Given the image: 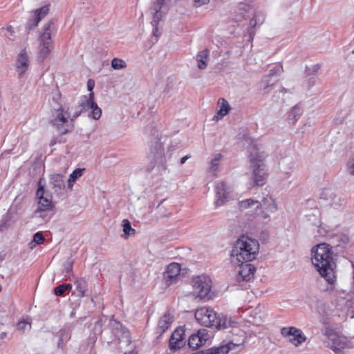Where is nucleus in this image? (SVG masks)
I'll use <instances>...</instances> for the list:
<instances>
[{"mask_svg": "<svg viewBox=\"0 0 354 354\" xmlns=\"http://www.w3.org/2000/svg\"><path fill=\"white\" fill-rule=\"evenodd\" d=\"M312 263L320 276L330 285L336 282V263L333 247L326 243L318 244L311 249Z\"/></svg>", "mask_w": 354, "mask_h": 354, "instance_id": "obj_1", "label": "nucleus"}, {"mask_svg": "<svg viewBox=\"0 0 354 354\" xmlns=\"http://www.w3.org/2000/svg\"><path fill=\"white\" fill-rule=\"evenodd\" d=\"M259 251V243L254 239L242 236L235 243L231 260L234 264H243L254 260Z\"/></svg>", "mask_w": 354, "mask_h": 354, "instance_id": "obj_2", "label": "nucleus"}, {"mask_svg": "<svg viewBox=\"0 0 354 354\" xmlns=\"http://www.w3.org/2000/svg\"><path fill=\"white\" fill-rule=\"evenodd\" d=\"M82 110L75 111L73 115L69 108L61 104L51 110L49 123L62 136L72 132L75 129L74 121L81 114Z\"/></svg>", "mask_w": 354, "mask_h": 354, "instance_id": "obj_3", "label": "nucleus"}, {"mask_svg": "<svg viewBox=\"0 0 354 354\" xmlns=\"http://www.w3.org/2000/svg\"><path fill=\"white\" fill-rule=\"evenodd\" d=\"M194 316L201 325L219 330L232 327L236 323L232 317L223 315H218L213 309L206 307L197 309Z\"/></svg>", "mask_w": 354, "mask_h": 354, "instance_id": "obj_4", "label": "nucleus"}, {"mask_svg": "<svg viewBox=\"0 0 354 354\" xmlns=\"http://www.w3.org/2000/svg\"><path fill=\"white\" fill-rule=\"evenodd\" d=\"M248 152L249 161L253 167L252 178L254 185L263 186L268 176L263 169L265 167L263 161L266 156L263 152L260 153L258 148L253 145L249 147Z\"/></svg>", "mask_w": 354, "mask_h": 354, "instance_id": "obj_5", "label": "nucleus"}, {"mask_svg": "<svg viewBox=\"0 0 354 354\" xmlns=\"http://www.w3.org/2000/svg\"><path fill=\"white\" fill-rule=\"evenodd\" d=\"M192 285L196 298L205 301L212 299V281L209 277L202 274L193 277Z\"/></svg>", "mask_w": 354, "mask_h": 354, "instance_id": "obj_6", "label": "nucleus"}, {"mask_svg": "<svg viewBox=\"0 0 354 354\" xmlns=\"http://www.w3.org/2000/svg\"><path fill=\"white\" fill-rule=\"evenodd\" d=\"M324 335L328 337L327 346L335 354H343V350L349 347L346 337L329 327L325 328Z\"/></svg>", "mask_w": 354, "mask_h": 354, "instance_id": "obj_7", "label": "nucleus"}, {"mask_svg": "<svg viewBox=\"0 0 354 354\" xmlns=\"http://www.w3.org/2000/svg\"><path fill=\"white\" fill-rule=\"evenodd\" d=\"M43 179L40 178L38 182V188L36 192L37 198V212H49L54 208L52 194L44 189V185L42 184Z\"/></svg>", "mask_w": 354, "mask_h": 354, "instance_id": "obj_8", "label": "nucleus"}, {"mask_svg": "<svg viewBox=\"0 0 354 354\" xmlns=\"http://www.w3.org/2000/svg\"><path fill=\"white\" fill-rule=\"evenodd\" d=\"M254 205H257V208H263L270 212H274L277 209L275 201L269 196L264 198L261 203L258 201H254L251 198L241 201L239 203V207L241 210H244Z\"/></svg>", "mask_w": 354, "mask_h": 354, "instance_id": "obj_9", "label": "nucleus"}, {"mask_svg": "<svg viewBox=\"0 0 354 354\" xmlns=\"http://www.w3.org/2000/svg\"><path fill=\"white\" fill-rule=\"evenodd\" d=\"M281 334L285 337H288L289 342L296 346L306 340V337L301 330L294 326L283 327L281 329Z\"/></svg>", "mask_w": 354, "mask_h": 354, "instance_id": "obj_10", "label": "nucleus"}, {"mask_svg": "<svg viewBox=\"0 0 354 354\" xmlns=\"http://www.w3.org/2000/svg\"><path fill=\"white\" fill-rule=\"evenodd\" d=\"M53 24L50 21L45 26L43 33L41 35V47L39 52V56L41 60H44L50 53L52 48L51 30L50 26Z\"/></svg>", "mask_w": 354, "mask_h": 354, "instance_id": "obj_11", "label": "nucleus"}, {"mask_svg": "<svg viewBox=\"0 0 354 354\" xmlns=\"http://www.w3.org/2000/svg\"><path fill=\"white\" fill-rule=\"evenodd\" d=\"M85 100L82 101L80 104L82 107L80 110L82 112L88 109H91V117L94 120H98L102 115V110L97 106V103L94 101V93L91 92L89 93L88 97L84 96Z\"/></svg>", "mask_w": 354, "mask_h": 354, "instance_id": "obj_12", "label": "nucleus"}, {"mask_svg": "<svg viewBox=\"0 0 354 354\" xmlns=\"http://www.w3.org/2000/svg\"><path fill=\"white\" fill-rule=\"evenodd\" d=\"M49 10V5H46L34 10L32 19H30L26 23V29L29 31L36 28L39 21L48 14Z\"/></svg>", "mask_w": 354, "mask_h": 354, "instance_id": "obj_13", "label": "nucleus"}, {"mask_svg": "<svg viewBox=\"0 0 354 354\" xmlns=\"http://www.w3.org/2000/svg\"><path fill=\"white\" fill-rule=\"evenodd\" d=\"M209 335L206 329H200L196 333L192 335L188 340L189 347L197 349L203 346L209 339Z\"/></svg>", "mask_w": 354, "mask_h": 354, "instance_id": "obj_14", "label": "nucleus"}, {"mask_svg": "<svg viewBox=\"0 0 354 354\" xmlns=\"http://www.w3.org/2000/svg\"><path fill=\"white\" fill-rule=\"evenodd\" d=\"M185 345V331L178 328L174 330L169 339V347L172 351H177Z\"/></svg>", "mask_w": 354, "mask_h": 354, "instance_id": "obj_15", "label": "nucleus"}, {"mask_svg": "<svg viewBox=\"0 0 354 354\" xmlns=\"http://www.w3.org/2000/svg\"><path fill=\"white\" fill-rule=\"evenodd\" d=\"M236 265L239 266L236 275L237 281H249L253 278L256 271V268L253 265L245 263Z\"/></svg>", "mask_w": 354, "mask_h": 354, "instance_id": "obj_16", "label": "nucleus"}, {"mask_svg": "<svg viewBox=\"0 0 354 354\" xmlns=\"http://www.w3.org/2000/svg\"><path fill=\"white\" fill-rule=\"evenodd\" d=\"M231 109V106L225 98H219L217 102V111L213 119L216 121L221 120L230 113Z\"/></svg>", "mask_w": 354, "mask_h": 354, "instance_id": "obj_17", "label": "nucleus"}, {"mask_svg": "<svg viewBox=\"0 0 354 354\" xmlns=\"http://www.w3.org/2000/svg\"><path fill=\"white\" fill-rule=\"evenodd\" d=\"M180 264L176 262L171 263L167 266L166 271L164 272V278L167 285H170L171 281L180 274Z\"/></svg>", "mask_w": 354, "mask_h": 354, "instance_id": "obj_18", "label": "nucleus"}, {"mask_svg": "<svg viewBox=\"0 0 354 354\" xmlns=\"http://www.w3.org/2000/svg\"><path fill=\"white\" fill-rule=\"evenodd\" d=\"M50 182L52 189L55 193L61 194L65 189L64 176L59 174H54L50 176Z\"/></svg>", "mask_w": 354, "mask_h": 354, "instance_id": "obj_19", "label": "nucleus"}, {"mask_svg": "<svg viewBox=\"0 0 354 354\" xmlns=\"http://www.w3.org/2000/svg\"><path fill=\"white\" fill-rule=\"evenodd\" d=\"M216 194L217 199L215 202L216 206H221L225 203L227 199V192L225 189V184L224 182H219L216 184Z\"/></svg>", "mask_w": 354, "mask_h": 354, "instance_id": "obj_20", "label": "nucleus"}, {"mask_svg": "<svg viewBox=\"0 0 354 354\" xmlns=\"http://www.w3.org/2000/svg\"><path fill=\"white\" fill-rule=\"evenodd\" d=\"M17 69L21 76L28 68V57L26 50H21L17 60Z\"/></svg>", "mask_w": 354, "mask_h": 354, "instance_id": "obj_21", "label": "nucleus"}, {"mask_svg": "<svg viewBox=\"0 0 354 354\" xmlns=\"http://www.w3.org/2000/svg\"><path fill=\"white\" fill-rule=\"evenodd\" d=\"M174 317L170 313H165L158 321L157 333L160 335L165 333L171 325Z\"/></svg>", "mask_w": 354, "mask_h": 354, "instance_id": "obj_22", "label": "nucleus"}, {"mask_svg": "<svg viewBox=\"0 0 354 354\" xmlns=\"http://www.w3.org/2000/svg\"><path fill=\"white\" fill-rule=\"evenodd\" d=\"M329 196L330 197V204L334 208H337L340 207L342 205V199L340 196L337 195H333V193L330 189H325L323 190L321 194V198L328 200L329 198L327 196Z\"/></svg>", "mask_w": 354, "mask_h": 354, "instance_id": "obj_23", "label": "nucleus"}, {"mask_svg": "<svg viewBox=\"0 0 354 354\" xmlns=\"http://www.w3.org/2000/svg\"><path fill=\"white\" fill-rule=\"evenodd\" d=\"M209 57V50L207 48L200 51L196 55V61L198 62V67L200 69H205L207 66Z\"/></svg>", "mask_w": 354, "mask_h": 354, "instance_id": "obj_24", "label": "nucleus"}, {"mask_svg": "<svg viewBox=\"0 0 354 354\" xmlns=\"http://www.w3.org/2000/svg\"><path fill=\"white\" fill-rule=\"evenodd\" d=\"M75 286L77 292V295L80 297H84L88 290L86 281L84 278L77 279L75 281Z\"/></svg>", "mask_w": 354, "mask_h": 354, "instance_id": "obj_25", "label": "nucleus"}, {"mask_svg": "<svg viewBox=\"0 0 354 354\" xmlns=\"http://www.w3.org/2000/svg\"><path fill=\"white\" fill-rule=\"evenodd\" d=\"M234 346L233 343H228L219 347L212 348L209 353L210 354H227Z\"/></svg>", "mask_w": 354, "mask_h": 354, "instance_id": "obj_26", "label": "nucleus"}, {"mask_svg": "<svg viewBox=\"0 0 354 354\" xmlns=\"http://www.w3.org/2000/svg\"><path fill=\"white\" fill-rule=\"evenodd\" d=\"M85 170L84 168L80 169L77 168L75 169L71 174L69 176L68 178V187L71 188L73 187V183L80 177H81L83 174L84 171Z\"/></svg>", "mask_w": 354, "mask_h": 354, "instance_id": "obj_27", "label": "nucleus"}, {"mask_svg": "<svg viewBox=\"0 0 354 354\" xmlns=\"http://www.w3.org/2000/svg\"><path fill=\"white\" fill-rule=\"evenodd\" d=\"M122 226L125 238H128L129 236H132L136 234V230L131 227V223L129 220L124 219L122 221Z\"/></svg>", "mask_w": 354, "mask_h": 354, "instance_id": "obj_28", "label": "nucleus"}, {"mask_svg": "<svg viewBox=\"0 0 354 354\" xmlns=\"http://www.w3.org/2000/svg\"><path fill=\"white\" fill-rule=\"evenodd\" d=\"M71 289L72 285L71 283L61 284L54 289V293L56 296L62 297L64 296L66 291H70Z\"/></svg>", "mask_w": 354, "mask_h": 354, "instance_id": "obj_29", "label": "nucleus"}, {"mask_svg": "<svg viewBox=\"0 0 354 354\" xmlns=\"http://www.w3.org/2000/svg\"><path fill=\"white\" fill-rule=\"evenodd\" d=\"M165 0H158V1L154 4V10L156 11L154 15H153V21L157 24L159 21V12L160 11L162 5L164 4Z\"/></svg>", "mask_w": 354, "mask_h": 354, "instance_id": "obj_30", "label": "nucleus"}, {"mask_svg": "<svg viewBox=\"0 0 354 354\" xmlns=\"http://www.w3.org/2000/svg\"><path fill=\"white\" fill-rule=\"evenodd\" d=\"M111 66L114 69H121L126 67V63L121 59L114 58L111 62Z\"/></svg>", "mask_w": 354, "mask_h": 354, "instance_id": "obj_31", "label": "nucleus"}, {"mask_svg": "<svg viewBox=\"0 0 354 354\" xmlns=\"http://www.w3.org/2000/svg\"><path fill=\"white\" fill-rule=\"evenodd\" d=\"M221 158H222V155L221 153H218L212 159V162H211V167H210V169L212 171L216 170L217 167L218 165V162L221 160Z\"/></svg>", "mask_w": 354, "mask_h": 354, "instance_id": "obj_32", "label": "nucleus"}, {"mask_svg": "<svg viewBox=\"0 0 354 354\" xmlns=\"http://www.w3.org/2000/svg\"><path fill=\"white\" fill-rule=\"evenodd\" d=\"M45 237L40 232H37L33 236V241L37 244H41L44 242Z\"/></svg>", "mask_w": 354, "mask_h": 354, "instance_id": "obj_33", "label": "nucleus"}, {"mask_svg": "<svg viewBox=\"0 0 354 354\" xmlns=\"http://www.w3.org/2000/svg\"><path fill=\"white\" fill-rule=\"evenodd\" d=\"M28 327L29 328H30L31 327V323L28 321H25V320H23V321H21L18 323L17 324V329L20 331H24L26 327Z\"/></svg>", "mask_w": 354, "mask_h": 354, "instance_id": "obj_34", "label": "nucleus"}, {"mask_svg": "<svg viewBox=\"0 0 354 354\" xmlns=\"http://www.w3.org/2000/svg\"><path fill=\"white\" fill-rule=\"evenodd\" d=\"M209 2V0H194L195 6L197 7L207 4Z\"/></svg>", "mask_w": 354, "mask_h": 354, "instance_id": "obj_35", "label": "nucleus"}, {"mask_svg": "<svg viewBox=\"0 0 354 354\" xmlns=\"http://www.w3.org/2000/svg\"><path fill=\"white\" fill-rule=\"evenodd\" d=\"M282 71H283V66L281 65H279V66H275L270 71H271V74L273 75V74H275L277 73H281Z\"/></svg>", "mask_w": 354, "mask_h": 354, "instance_id": "obj_36", "label": "nucleus"}, {"mask_svg": "<svg viewBox=\"0 0 354 354\" xmlns=\"http://www.w3.org/2000/svg\"><path fill=\"white\" fill-rule=\"evenodd\" d=\"M95 86V82L93 80H88L87 82V88L90 93L93 92V89Z\"/></svg>", "mask_w": 354, "mask_h": 354, "instance_id": "obj_37", "label": "nucleus"}, {"mask_svg": "<svg viewBox=\"0 0 354 354\" xmlns=\"http://www.w3.org/2000/svg\"><path fill=\"white\" fill-rule=\"evenodd\" d=\"M348 169L350 173L354 176V160L348 162Z\"/></svg>", "mask_w": 354, "mask_h": 354, "instance_id": "obj_38", "label": "nucleus"}, {"mask_svg": "<svg viewBox=\"0 0 354 354\" xmlns=\"http://www.w3.org/2000/svg\"><path fill=\"white\" fill-rule=\"evenodd\" d=\"M6 30L8 32L10 33L11 35H12L14 34V30H13V28L11 26H8L7 28H6Z\"/></svg>", "mask_w": 354, "mask_h": 354, "instance_id": "obj_39", "label": "nucleus"}, {"mask_svg": "<svg viewBox=\"0 0 354 354\" xmlns=\"http://www.w3.org/2000/svg\"><path fill=\"white\" fill-rule=\"evenodd\" d=\"M189 158V156H185L180 159V164H184L187 159Z\"/></svg>", "mask_w": 354, "mask_h": 354, "instance_id": "obj_40", "label": "nucleus"}, {"mask_svg": "<svg viewBox=\"0 0 354 354\" xmlns=\"http://www.w3.org/2000/svg\"><path fill=\"white\" fill-rule=\"evenodd\" d=\"M60 97H61V94L59 93L57 94V97H53V100L54 101H55V100H59L60 99Z\"/></svg>", "mask_w": 354, "mask_h": 354, "instance_id": "obj_41", "label": "nucleus"}, {"mask_svg": "<svg viewBox=\"0 0 354 354\" xmlns=\"http://www.w3.org/2000/svg\"><path fill=\"white\" fill-rule=\"evenodd\" d=\"M124 354H134V352L133 351H131L126 352V353H124Z\"/></svg>", "mask_w": 354, "mask_h": 354, "instance_id": "obj_42", "label": "nucleus"}, {"mask_svg": "<svg viewBox=\"0 0 354 354\" xmlns=\"http://www.w3.org/2000/svg\"><path fill=\"white\" fill-rule=\"evenodd\" d=\"M295 110H296V109H295V108H294V109L292 110L291 113H292V114H294V113H295Z\"/></svg>", "mask_w": 354, "mask_h": 354, "instance_id": "obj_43", "label": "nucleus"}]
</instances>
